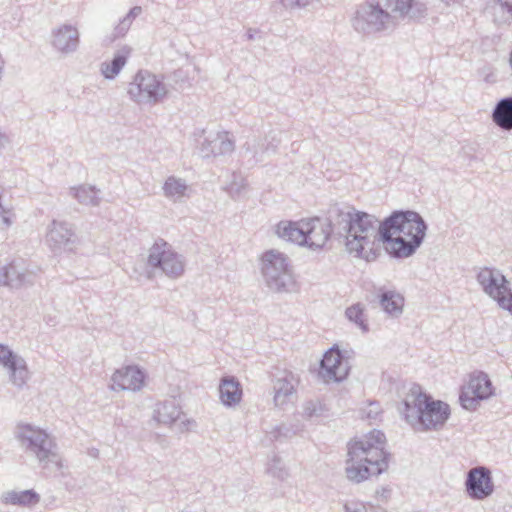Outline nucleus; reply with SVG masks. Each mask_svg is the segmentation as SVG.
<instances>
[{
	"label": "nucleus",
	"instance_id": "obj_1",
	"mask_svg": "<svg viewBox=\"0 0 512 512\" xmlns=\"http://www.w3.org/2000/svg\"><path fill=\"white\" fill-rule=\"evenodd\" d=\"M427 224L412 210H396L381 222V243L393 258L412 256L422 244Z\"/></svg>",
	"mask_w": 512,
	"mask_h": 512
},
{
	"label": "nucleus",
	"instance_id": "obj_2",
	"mask_svg": "<svg viewBox=\"0 0 512 512\" xmlns=\"http://www.w3.org/2000/svg\"><path fill=\"white\" fill-rule=\"evenodd\" d=\"M384 442V433L374 429L364 439L348 444L345 473L349 481L359 484L387 470L390 454L384 450Z\"/></svg>",
	"mask_w": 512,
	"mask_h": 512
},
{
	"label": "nucleus",
	"instance_id": "obj_3",
	"mask_svg": "<svg viewBox=\"0 0 512 512\" xmlns=\"http://www.w3.org/2000/svg\"><path fill=\"white\" fill-rule=\"evenodd\" d=\"M405 421L416 431L440 430L450 416L447 403L434 400L414 384L399 408Z\"/></svg>",
	"mask_w": 512,
	"mask_h": 512
},
{
	"label": "nucleus",
	"instance_id": "obj_4",
	"mask_svg": "<svg viewBox=\"0 0 512 512\" xmlns=\"http://www.w3.org/2000/svg\"><path fill=\"white\" fill-rule=\"evenodd\" d=\"M21 449L34 457L43 469L60 470L62 458L54 439L44 430L31 424H18L14 431Z\"/></svg>",
	"mask_w": 512,
	"mask_h": 512
},
{
	"label": "nucleus",
	"instance_id": "obj_5",
	"mask_svg": "<svg viewBox=\"0 0 512 512\" xmlns=\"http://www.w3.org/2000/svg\"><path fill=\"white\" fill-rule=\"evenodd\" d=\"M381 222L374 215L354 209L351 232L345 242L348 252L364 257L367 261L374 260V245L381 242Z\"/></svg>",
	"mask_w": 512,
	"mask_h": 512
},
{
	"label": "nucleus",
	"instance_id": "obj_6",
	"mask_svg": "<svg viewBox=\"0 0 512 512\" xmlns=\"http://www.w3.org/2000/svg\"><path fill=\"white\" fill-rule=\"evenodd\" d=\"M262 275L268 288L275 292H287L294 285L288 258L275 250L263 254Z\"/></svg>",
	"mask_w": 512,
	"mask_h": 512
},
{
	"label": "nucleus",
	"instance_id": "obj_7",
	"mask_svg": "<svg viewBox=\"0 0 512 512\" xmlns=\"http://www.w3.org/2000/svg\"><path fill=\"white\" fill-rule=\"evenodd\" d=\"M147 264L153 269H159L171 279H177L184 274L185 258L176 252L171 244L162 238L155 240L149 249Z\"/></svg>",
	"mask_w": 512,
	"mask_h": 512
},
{
	"label": "nucleus",
	"instance_id": "obj_8",
	"mask_svg": "<svg viewBox=\"0 0 512 512\" xmlns=\"http://www.w3.org/2000/svg\"><path fill=\"white\" fill-rule=\"evenodd\" d=\"M128 94L138 104H157L166 98L168 90L156 75L139 70L128 86Z\"/></svg>",
	"mask_w": 512,
	"mask_h": 512
},
{
	"label": "nucleus",
	"instance_id": "obj_9",
	"mask_svg": "<svg viewBox=\"0 0 512 512\" xmlns=\"http://www.w3.org/2000/svg\"><path fill=\"white\" fill-rule=\"evenodd\" d=\"M390 23L389 12L375 0H367L359 5L352 19L353 28L365 35L386 30Z\"/></svg>",
	"mask_w": 512,
	"mask_h": 512
},
{
	"label": "nucleus",
	"instance_id": "obj_10",
	"mask_svg": "<svg viewBox=\"0 0 512 512\" xmlns=\"http://www.w3.org/2000/svg\"><path fill=\"white\" fill-rule=\"evenodd\" d=\"M485 294L497 302L500 308L512 315V290L506 277L497 269L482 268L477 276Z\"/></svg>",
	"mask_w": 512,
	"mask_h": 512
},
{
	"label": "nucleus",
	"instance_id": "obj_11",
	"mask_svg": "<svg viewBox=\"0 0 512 512\" xmlns=\"http://www.w3.org/2000/svg\"><path fill=\"white\" fill-rule=\"evenodd\" d=\"M493 395L492 382L488 375L482 371L470 375L467 384L463 385L459 395L461 406L469 411H474L480 402Z\"/></svg>",
	"mask_w": 512,
	"mask_h": 512
},
{
	"label": "nucleus",
	"instance_id": "obj_12",
	"mask_svg": "<svg viewBox=\"0 0 512 512\" xmlns=\"http://www.w3.org/2000/svg\"><path fill=\"white\" fill-rule=\"evenodd\" d=\"M46 243L54 253L72 252L79 244V238L71 223L53 220L47 227Z\"/></svg>",
	"mask_w": 512,
	"mask_h": 512
},
{
	"label": "nucleus",
	"instance_id": "obj_13",
	"mask_svg": "<svg viewBox=\"0 0 512 512\" xmlns=\"http://www.w3.org/2000/svg\"><path fill=\"white\" fill-rule=\"evenodd\" d=\"M467 496L476 501L489 498L495 490L492 472L486 466L471 468L464 482Z\"/></svg>",
	"mask_w": 512,
	"mask_h": 512
},
{
	"label": "nucleus",
	"instance_id": "obj_14",
	"mask_svg": "<svg viewBox=\"0 0 512 512\" xmlns=\"http://www.w3.org/2000/svg\"><path fill=\"white\" fill-rule=\"evenodd\" d=\"M350 364L337 346L325 352L320 362L318 376L326 383L341 382L349 374Z\"/></svg>",
	"mask_w": 512,
	"mask_h": 512
},
{
	"label": "nucleus",
	"instance_id": "obj_15",
	"mask_svg": "<svg viewBox=\"0 0 512 512\" xmlns=\"http://www.w3.org/2000/svg\"><path fill=\"white\" fill-rule=\"evenodd\" d=\"M354 207L346 203L331 204L326 213L325 223L334 237L347 241L353 223Z\"/></svg>",
	"mask_w": 512,
	"mask_h": 512
},
{
	"label": "nucleus",
	"instance_id": "obj_16",
	"mask_svg": "<svg viewBox=\"0 0 512 512\" xmlns=\"http://www.w3.org/2000/svg\"><path fill=\"white\" fill-rule=\"evenodd\" d=\"M235 149L234 140L229 132L222 131L209 134L201 143L199 152L203 158L225 156Z\"/></svg>",
	"mask_w": 512,
	"mask_h": 512
},
{
	"label": "nucleus",
	"instance_id": "obj_17",
	"mask_svg": "<svg viewBox=\"0 0 512 512\" xmlns=\"http://www.w3.org/2000/svg\"><path fill=\"white\" fill-rule=\"evenodd\" d=\"M299 383V378L289 370H283L276 375L274 380V404L276 407H283L296 394V386Z\"/></svg>",
	"mask_w": 512,
	"mask_h": 512
},
{
	"label": "nucleus",
	"instance_id": "obj_18",
	"mask_svg": "<svg viewBox=\"0 0 512 512\" xmlns=\"http://www.w3.org/2000/svg\"><path fill=\"white\" fill-rule=\"evenodd\" d=\"M145 375L137 366H126L118 369L112 375L111 388L115 391H139L144 385Z\"/></svg>",
	"mask_w": 512,
	"mask_h": 512
},
{
	"label": "nucleus",
	"instance_id": "obj_19",
	"mask_svg": "<svg viewBox=\"0 0 512 512\" xmlns=\"http://www.w3.org/2000/svg\"><path fill=\"white\" fill-rule=\"evenodd\" d=\"M304 232L306 241L303 242V246L314 250L323 248L329 238L333 236L331 229L320 218L304 220Z\"/></svg>",
	"mask_w": 512,
	"mask_h": 512
},
{
	"label": "nucleus",
	"instance_id": "obj_20",
	"mask_svg": "<svg viewBox=\"0 0 512 512\" xmlns=\"http://www.w3.org/2000/svg\"><path fill=\"white\" fill-rule=\"evenodd\" d=\"M34 279L35 275L33 272L20 269L14 262L0 267V286L20 289L33 285Z\"/></svg>",
	"mask_w": 512,
	"mask_h": 512
},
{
	"label": "nucleus",
	"instance_id": "obj_21",
	"mask_svg": "<svg viewBox=\"0 0 512 512\" xmlns=\"http://www.w3.org/2000/svg\"><path fill=\"white\" fill-rule=\"evenodd\" d=\"M51 45L62 54L76 51L79 45V32L76 27L64 24L52 30Z\"/></svg>",
	"mask_w": 512,
	"mask_h": 512
},
{
	"label": "nucleus",
	"instance_id": "obj_22",
	"mask_svg": "<svg viewBox=\"0 0 512 512\" xmlns=\"http://www.w3.org/2000/svg\"><path fill=\"white\" fill-rule=\"evenodd\" d=\"M221 403L226 407H234L242 400V387L234 376L223 377L219 385Z\"/></svg>",
	"mask_w": 512,
	"mask_h": 512
},
{
	"label": "nucleus",
	"instance_id": "obj_23",
	"mask_svg": "<svg viewBox=\"0 0 512 512\" xmlns=\"http://www.w3.org/2000/svg\"><path fill=\"white\" fill-rule=\"evenodd\" d=\"M379 303L382 309L389 315L398 317L403 312L404 297L396 290L378 289Z\"/></svg>",
	"mask_w": 512,
	"mask_h": 512
},
{
	"label": "nucleus",
	"instance_id": "obj_24",
	"mask_svg": "<svg viewBox=\"0 0 512 512\" xmlns=\"http://www.w3.org/2000/svg\"><path fill=\"white\" fill-rule=\"evenodd\" d=\"M276 233L280 238L302 246L303 242L306 241L304 237V220L300 222L281 221L277 225Z\"/></svg>",
	"mask_w": 512,
	"mask_h": 512
},
{
	"label": "nucleus",
	"instance_id": "obj_25",
	"mask_svg": "<svg viewBox=\"0 0 512 512\" xmlns=\"http://www.w3.org/2000/svg\"><path fill=\"white\" fill-rule=\"evenodd\" d=\"M493 122L503 130H512V96L502 98L492 112Z\"/></svg>",
	"mask_w": 512,
	"mask_h": 512
},
{
	"label": "nucleus",
	"instance_id": "obj_26",
	"mask_svg": "<svg viewBox=\"0 0 512 512\" xmlns=\"http://www.w3.org/2000/svg\"><path fill=\"white\" fill-rule=\"evenodd\" d=\"M6 505L34 506L39 503L40 496L33 489L23 491H7L0 498Z\"/></svg>",
	"mask_w": 512,
	"mask_h": 512
},
{
	"label": "nucleus",
	"instance_id": "obj_27",
	"mask_svg": "<svg viewBox=\"0 0 512 512\" xmlns=\"http://www.w3.org/2000/svg\"><path fill=\"white\" fill-rule=\"evenodd\" d=\"M180 414V407L175 400H166L156 405L154 419L159 423L171 425L179 418Z\"/></svg>",
	"mask_w": 512,
	"mask_h": 512
},
{
	"label": "nucleus",
	"instance_id": "obj_28",
	"mask_svg": "<svg viewBox=\"0 0 512 512\" xmlns=\"http://www.w3.org/2000/svg\"><path fill=\"white\" fill-rule=\"evenodd\" d=\"M130 52L131 49L127 46H124L114 55L110 62H103L101 64V73L103 76L106 79H114L115 76H117L125 66Z\"/></svg>",
	"mask_w": 512,
	"mask_h": 512
},
{
	"label": "nucleus",
	"instance_id": "obj_29",
	"mask_svg": "<svg viewBox=\"0 0 512 512\" xmlns=\"http://www.w3.org/2000/svg\"><path fill=\"white\" fill-rule=\"evenodd\" d=\"M69 194L82 205L98 206L100 203L99 190L92 185L71 187Z\"/></svg>",
	"mask_w": 512,
	"mask_h": 512
},
{
	"label": "nucleus",
	"instance_id": "obj_30",
	"mask_svg": "<svg viewBox=\"0 0 512 512\" xmlns=\"http://www.w3.org/2000/svg\"><path fill=\"white\" fill-rule=\"evenodd\" d=\"M6 369L9 372L10 382L18 388H23L29 379V370L25 359L19 355Z\"/></svg>",
	"mask_w": 512,
	"mask_h": 512
},
{
	"label": "nucleus",
	"instance_id": "obj_31",
	"mask_svg": "<svg viewBox=\"0 0 512 512\" xmlns=\"http://www.w3.org/2000/svg\"><path fill=\"white\" fill-rule=\"evenodd\" d=\"M266 139H253L245 144V155H249L247 163L253 167L264 160L265 154H269V147L265 146Z\"/></svg>",
	"mask_w": 512,
	"mask_h": 512
},
{
	"label": "nucleus",
	"instance_id": "obj_32",
	"mask_svg": "<svg viewBox=\"0 0 512 512\" xmlns=\"http://www.w3.org/2000/svg\"><path fill=\"white\" fill-rule=\"evenodd\" d=\"M187 188L185 180L175 176L168 177L163 185L164 195L174 201L181 199L185 195Z\"/></svg>",
	"mask_w": 512,
	"mask_h": 512
},
{
	"label": "nucleus",
	"instance_id": "obj_33",
	"mask_svg": "<svg viewBox=\"0 0 512 512\" xmlns=\"http://www.w3.org/2000/svg\"><path fill=\"white\" fill-rule=\"evenodd\" d=\"M301 430H302V425L299 422H297L295 424L283 423L279 426L274 427L268 433V436L271 441H280L282 439H288V438L293 437Z\"/></svg>",
	"mask_w": 512,
	"mask_h": 512
},
{
	"label": "nucleus",
	"instance_id": "obj_34",
	"mask_svg": "<svg viewBox=\"0 0 512 512\" xmlns=\"http://www.w3.org/2000/svg\"><path fill=\"white\" fill-rule=\"evenodd\" d=\"M346 317L354 322L363 332H368V324L364 318V310L361 304H354L346 309Z\"/></svg>",
	"mask_w": 512,
	"mask_h": 512
},
{
	"label": "nucleus",
	"instance_id": "obj_35",
	"mask_svg": "<svg viewBox=\"0 0 512 512\" xmlns=\"http://www.w3.org/2000/svg\"><path fill=\"white\" fill-rule=\"evenodd\" d=\"M267 472L274 478H277L281 481L287 479L289 476L287 468L282 463L281 458L277 455H274L269 462Z\"/></svg>",
	"mask_w": 512,
	"mask_h": 512
},
{
	"label": "nucleus",
	"instance_id": "obj_36",
	"mask_svg": "<svg viewBox=\"0 0 512 512\" xmlns=\"http://www.w3.org/2000/svg\"><path fill=\"white\" fill-rule=\"evenodd\" d=\"M426 4L421 0H411L409 11L406 16L412 19H420L426 14Z\"/></svg>",
	"mask_w": 512,
	"mask_h": 512
},
{
	"label": "nucleus",
	"instance_id": "obj_37",
	"mask_svg": "<svg viewBox=\"0 0 512 512\" xmlns=\"http://www.w3.org/2000/svg\"><path fill=\"white\" fill-rule=\"evenodd\" d=\"M18 356L8 345L0 343V364L3 367L11 366Z\"/></svg>",
	"mask_w": 512,
	"mask_h": 512
},
{
	"label": "nucleus",
	"instance_id": "obj_38",
	"mask_svg": "<svg viewBox=\"0 0 512 512\" xmlns=\"http://www.w3.org/2000/svg\"><path fill=\"white\" fill-rule=\"evenodd\" d=\"M410 2L411 0H387V6L392 12H398L401 16H406Z\"/></svg>",
	"mask_w": 512,
	"mask_h": 512
},
{
	"label": "nucleus",
	"instance_id": "obj_39",
	"mask_svg": "<svg viewBox=\"0 0 512 512\" xmlns=\"http://www.w3.org/2000/svg\"><path fill=\"white\" fill-rule=\"evenodd\" d=\"M372 504H365L363 502H348L345 504V512H370Z\"/></svg>",
	"mask_w": 512,
	"mask_h": 512
},
{
	"label": "nucleus",
	"instance_id": "obj_40",
	"mask_svg": "<svg viewBox=\"0 0 512 512\" xmlns=\"http://www.w3.org/2000/svg\"><path fill=\"white\" fill-rule=\"evenodd\" d=\"M247 183L244 179H241L238 183L236 180H234L230 184V193L232 196H239L245 189H246Z\"/></svg>",
	"mask_w": 512,
	"mask_h": 512
},
{
	"label": "nucleus",
	"instance_id": "obj_41",
	"mask_svg": "<svg viewBox=\"0 0 512 512\" xmlns=\"http://www.w3.org/2000/svg\"><path fill=\"white\" fill-rule=\"evenodd\" d=\"M478 73L481 77H483L484 81L487 83H493L496 81L495 74L491 71V68L488 66H484L483 68L479 69Z\"/></svg>",
	"mask_w": 512,
	"mask_h": 512
},
{
	"label": "nucleus",
	"instance_id": "obj_42",
	"mask_svg": "<svg viewBox=\"0 0 512 512\" xmlns=\"http://www.w3.org/2000/svg\"><path fill=\"white\" fill-rule=\"evenodd\" d=\"M317 405L316 403L309 401L304 406V415L308 418H311L317 415Z\"/></svg>",
	"mask_w": 512,
	"mask_h": 512
},
{
	"label": "nucleus",
	"instance_id": "obj_43",
	"mask_svg": "<svg viewBox=\"0 0 512 512\" xmlns=\"http://www.w3.org/2000/svg\"><path fill=\"white\" fill-rule=\"evenodd\" d=\"M186 77L185 73L183 70H176L174 73H173V79L176 83H179V81H181V83L179 84V88L180 89H183L184 88V78Z\"/></svg>",
	"mask_w": 512,
	"mask_h": 512
},
{
	"label": "nucleus",
	"instance_id": "obj_44",
	"mask_svg": "<svg viewBox=\"0 0 512 512\" xmlns=\"http://www.w3.org/2000/svg\"><path fill=\"white\" fill-rule=\"evenodd\" d=\"M311 0H287L288 5L291 7H305L310 3Z\"/></svg>",
	"mask_w": 512,
	"mask_h": 512
},
{
	"label": "nucleus",
	"instance_id": "obj_45",
	"mask_svg": "<svg viewBox=\"0 0 512 512\" xmlns=\"http://www.w3.org/2000/svg\"><path fill=\"white\" fill-rule=\"evenodd\" d=\"M128 30H129V29H128L127 27H125V26H123V25H121V24L119 23V24L115 27V29H114V37H115V38L122 37V36H124V35L127 33V31H128Z\"/></svg>",
	"mask_w": 512,
	"mask_h": 512
},
{
	"label": "nucleus",
	"instance_id": "obj_46",
	"mask_svg": "<svg viewBox=\"0 0 512 512\" xmlns=\"http://www.w3.org/2000/svg\"><path fill=\"white\" fill-rule=\"evenodd\" d=\"M128 30H129V29H128L127 27H125V26H123V25H121V24L119 23V24L115 27V29H114V37H115V38L122 37V36H124V35L127 33V31H128Z\"/></svg>",
	"mask_w": 512,
	"mask_h": 512
},
{
	"label": "nucleus",
	"instance_id": "obj_47",
	"mask_svg": "<svg viewBox=\"0 0 512 512\" xmlns=\"http://www.w3.org/2000/svg\"><path fill=\"white\" fill-rule=\"evenodd\" d=\"M142 12V8L140 6H134L130 9V11L126 14L130 16L132 20H134L137 16H139Z\"/></svg>",
	"mask_w": 512,
	"mask_h": 512
},
{
	"label": "nucleus",
	"instance_id": "obj_48",
	"mask_svg": "<svg viewBox=\"0 0 512 512\" xmlns=\"http://www.w3.org/2000/svg\"><path fill=\"white\" fill-rule=\"evenodd\" d=\"M278 144H279V141H276L275 138L273 137L271 141L267 142V140L265 141V146L264 147H269V153H275L276 152V149L278 147Z\"/></svg>",
	"mask_w": 512,
	"mask_h": 512
},
{
	"label": "nucleus",
	"instance_id": "obj_49",
	"mask_svg": "<svg viewBox=\"0 0 512 512\" xmlns=\"http://www.w3.org/2000/svg\"><path fill=\"white\" fill-rule=\"evenodd\" d=\"M500 3V6L502 8H505L508 13L512 16V0H498Z\"/></svg>",
	"mask_w": 512,
	"mask_h": 512
},
{
	"label": "nucleus",
	"instance_id": "obj_50",
	"mask_svg": "<svg viewBox=\"0 0 512 512\" xmlns=\"http://www.w3.org/2000/svg\"><path fill=\"white\" fill-rule=\"evenodd\" d=\"M9 144V138L3 133H0V152Z\"/></svg>",
	"mask_w": 512,
	"mask_h": 512
},
{
	"label": "nucleus",
	"instance_id": "obj_51",
	"mask_svg": "<svg viewBox=\"0 0 512 512\" xmlns=\"http://www.w3.org/2000/svg\"><path fill=\"white\" fill-rule=\"evenodd\" d=\"M132 21L133 20L130 18V16L126 15L123 19L120 20L119 23L129 29L132 24Z\"/></svg>",
	"mask_w": 512,
	"mask_h": 512
},
{
	"label": "nucleus",
	"instance_id": "obj_52",
	"mask_svg": "<svg viewBox=\"0 0 512 512\" xmlns=\"http://www.w3.org/2000/svg\"><path fill=\"white\" fill-rule=\"evenodd\" d=\"M370 512H386V510L380 506L371 505V508H368Z\"/></svg>",
	"mask_w": 512,
	"mask_h": 512
},
{
	"label": "nucleus",
	"instance_id": "obj_53",
	"mask_svg": "<svg viewBox=\"0 0 512 512\" xmlns=\"http://www.w3.org/2000/svg\"><path fill=\"white\" fill-rule=\"evenodd\" d=\"M378 412L376 410L370 409L369 412H367V417L371 419H375Z\"/></svg>",
	"mask_w": 512,
	"mask_h": 512
},
{
	"label": "nucleus",
	"instance_id": "obj_54",
	"mask_svg": "<svg viewBox=\"0 0 512 512\" xmlns=\"http://www.w3.org/2000/svg\"><path fill=\"white\" fill-rule=\"evenodd\" d=\"M247 38L249 40H253L254 39V32L251 29L248 30V32H247Z\"/></svg>",
	"mask_w": 512,
	"mask_h": 512
},
{
	"label": "nucleus",
	"instance_id": "obj_55",
	"mask_svg": "<svg viewBox=\"0 0 512 512\" xmlns=\"http://www.w3.org/2000/svg\"><path fill=\"white\" fill-rule=\"evenodd\" d=\"M509 63H510V66L512 68V50H511V53H510Z\"/></svg>",
	"mask_w": 512,
	"mask_h": 512
}]
</instances>
